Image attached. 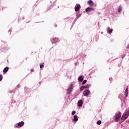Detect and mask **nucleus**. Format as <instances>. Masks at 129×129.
I'll use <instances>...</instances> for the list:
<instances>
[{
	"label": "nucleus",
	"instance_id": "nucleus-19",
	"mask_svg": "<svg viewBox=\"0 0 129 129\" xmlns=\"http://www.w3.org/2000/svg\"><path fill=\"white\" fill-rule=\"evenodd\" d=\"M44 68V63H41L40 64V68Z\"/></svg>",
	"mask_w": 129,
	"mask_h": 129
},
{
	"label": "nucleus",
	"instance_id": "nucleus-24",
	"mask_svg": "<svg viewBox=\"0 0 129 129\" xmlns=\"http://www.w3.org/2000/svg\"><path fill=\"white\" fill-rule=\"evenodd\" d=\"M127 94H128V92H125V95L126 97H127Z\"/></svg>",
	"mask_w": 129,
	"mask_h": 129
},
{
	"label": "nucleus",
	"instance_id": "nucleus-12",
	"mask_svg": "<svg viewBox=\"0 0 129 129\" xmlns=\"http://www.w3.org/2000/svg\"><path fill=\"white\" fill-rule=\"evenodd\" d=\"M57 41H58V38H54L52 40V44H55V43H56L57 42Z\"/></svg>",
	"mask_w": 129,
	"mask_h": 129
},
{
	"label": "nucleus",
	"instance_id": "nucleus-8",
	"mask_svg": "<svg viewBox=\"0 0 129 129\" xmlns=\"http://www.w3.org/2000/svg\"><path fill=\"white\" fill-rule=\"evenodd\" d=\"M88 4L89 5V6H91V7H93V6H94V3L92 1V0H89L88 2Z\"/></svg>",
	"mask_w": 129,
	"mask_h": 129
},
{
	"label": "nucleus",
	"instance_id": "nucleus-18",
	"mask_svg": "<svg viewBox=\"0 0 129 129\" xmlns=\"http://www.w3.org/2000/svg\"><path fill=\"white\" fill-rule=\"evenodd\" d=\"M84 89H85V88H84V86H83L80 88V90H84Z\"/></svg>",
	"mask_w": 129,
	"mask_h": 129
},
{
	"label": "nucleus",
	"instance_id": "nucleus-14",
	"mask_svg": "<svg viewBox=\"0 0 129 129\" xmlns=\"http://www.w3.org/2000/svg\"><path fill=\"white\" fill-rule=\"evenodd\" d=\"M78 120V116L77 115L74 116V121H77Z\"/></svg>",
	"mask_w": 129,
	"mask_h": 129
},
{
	"label": "nucleus",
	"instance_id": "nucleus-7",
	"mask_svg": "<svg viewBox=\"0 0 129 129\" xmlns=\"http://www.w3.org/2000/svg\"><path fill=\"white\" fill-rule=\"evenodd\" d=\"M24 124H25V122L24 121H21V122H20L19 123H18V126H19L20 127H22V126H24Z\"/></svg>",
	"mask_w": 129,
	"mask_h": 129
},
{
	"label": "nucleus",
	"instance_id": "nucleus-21",
	"mask_svg": "<svg viewBox=\"0 0 129 129\" xmlns=\"http://www.w3.org/2000/svg\"><path fill=\"white\" fill-rule=\"evenodd\" d=\"M3 80V75H0V81H2Z\"/></svg>",
	"mask_w": 129,
	"mask_h": 129
},
{
	"label": "nucleus",
	"instance_id": "nucleus-27",
	"mask_svg": "<svg viewBox=\"0 0 129 129\" xmlns=\"http://www.w3.org/2000/svg\"><path fill=\"white\" fill-rule=\"evenodd\" d=\"M127 48H129V44L127 46Z\"/></svg>",
	"mask_w": 129,
	"mask_h": 129
},
{
	"label": "nucleus",
	"instance_id": "nucleus-16",
	"mask_svg": "<svg viewBox=\"0 0 129 129\" xmlns=\"http://www.w3.org/2000/svg\"><path fill=\"white\" fill-rule=\"evenodd\" d=\"M121 11H122V8H121V7L119 6L118 9V13H121Z\"/></svg>",
	"mask_w": 129,
	"mask_h": 129
},
{
	"label": "nucleus",
	"instance_id": "nucleus-20",
	"mask_svg": "<svg viewBox=\"0 0 129 129\" xmlns=\"http://www.w3.org/2000/svg\"><path fill=\"white\" fill-rule=\"evenodd\" d=\"M97 124H101V120H99L97 122Z\"/></svg>",
	"mask_w": 129,
	"mask_h": 129
},
{
	"label": "nucleus",
	"instance_id": "nucleus-22",
	"mask_svg": "<svg viewBox=\"0 0 129 129\" xmlns=\"http://www.w3.org/2000/svg\"><path fill=\"white\" fill-rule=\"evenodd\" d=\"M75 113H76V111H73L72 112V115H74V114H75Z\"/></svg>",
	"mask_w": 129,
	"mask_h": 129
},
{
	"label": "nucleus",
	"instance_id": "nucleus-1",
	"mask_svg": "<svg viewBox=\"0 0 129 129\" xmlns=\"http://www.w3.org/2000/svg\"><path fill=\"white\" fill-rule=\"evenodd\" d=\"M128 116H129V110H126L125 112H124L122 114L121 117V120H122L123 121H124V120H125V119H126V118L128 117Z\"/></svg>",
	"mask_w": 129,
	"mask_h": 129
},
{
	"label": "nucleus",
	"instance_id": "nucleus-26",
	"mask_svg": "<svg viewBox=\"0 0 129 129\" xmlns=\"http://www.w3.org/2000/svg\"><path fill=\"white\" fill-rule=\"evenodd\" d=\"M34 71H35V70H34V69H31V72H34Z\"/></svg>",
	"mask_w": 129,
	"mask_h": 129
},
{
	"label": "nucleus",
	"instance_id": "nucleus-15",
	"mask_svg": "<svg viewBox=\"0 0 129 129\" xmlns=\"http://www.w3.org/2000/svg\"><path fill=\"white\" fill-rule=\"evenodd\" d=\"M90 86H91V85L90 84H87L86 86H84L85 89H88V88H89Z\"/></svg>",
	"mask_w": 129,
	"mask_h": 129
},
{
	"label": "nucleus",
	"instance_id": "nucleus-25",
	"mask_svg": "<svg viewBox=\"0 0 129 129\" xmlns=\"http://www.w3.org/2000/svg\"><path fill=\"white\" fill-rule=\"evenodd\" d=\"M17 88H20V87H21V85H20V84H19V85H18L17 86Z\"/></svg>",
	"mask_w": 129,
	"mask_h": 129
},
{
	"label": "nucleus",
	"instance_id": "nucleus-13",
	"mask_svg": "<svg viewBox=\"0 0 129 129\" xmlns=\"http://www.w3.org/2000/svg\"><path fill=\"white\" fill-rule=\"evenodd\" d=\"M78 80L80 82H82V81H83V80H84V79L83 78V77L80 76V77H79Z\"/></svg>",
	"mask_w": 129,
	"mask_h": 129
},
{
	"label": "nucleus",
	"instance_id": "nucleus-2",
	"mask_svg": "<svg viewBox=\"0 0 129 129\" xmlns=\"http://www.w3.org/2000/svg\"><path fill=\"white\" fill-rule=\"evenodd\" d=\"M121 116V113L120 112H118L115 114V121L117 122V121H119L120 119V117Z\"/></svg>",
	"mask_w": 129,
	"mask_h": 129
},
{
	"label": "nucleus",
	"instance_id": "nucleus-10",
	"mask_svg": "<svg viewBox=\"0 0 129 129\" xmlns=\"http://www.w3.org/2000/svg\"><path fill=\"white\" fill-rule=\"evenodd\" d=\"M107 33H108V34H109V35H110L111 34V33H112V29H110V28L108 27L107 30Z\"/></svg>",
	"mask_w": 129,
	"mask_h": 129
},
{
	"label": "nucleus",
	"instance_id": "nucleus-23",
	"mask_svg": "<svg viewBox=\"0 0 129 129\" xmlns=\"http://www.w3.org/2000/svg\"><path fill=\"white\" fill-rule=\"evenodd\" d=\"M128 86H127V88H126V89L125 92H128Z\"/></svg>",
	"mask_w": 129,
	"mask_h": 129
},
{
	"label": "nucleus",
	"instance_id": "nucleus-11",
	"mask_svg": "<svg viewBox=\"0 0 129 129\" xmlns=\"http://www.w3.org/2000/svg\"><path fill=\"white\" fill-rule=\"evenodd\" d=\"M8 71H9V67H6V68H5V69L3 70V72L4 73H7V72H8Z\"/></svg>",
	"mask_w": 129,
	"mask_h": 129
},
{
	"label": "nucleus",
	"instance_id": "nucleus-4",
	"mask_svg": "<svg viewBox=\"0 0 129 129\" xmlns=\"http://www.w3.org/2000/svg\"><path fill=\"white\" fill-rule=\"evenodd\" d=\"M85 11H86V13L94 12V8L93 7H88Z\"/></svg>",
	"mask_w": 129,
	"mask_h": 129
},
{
	"label": "nucleus",
	"instance_id": "nucleus-3",
	"mask_svg": "<svg viewBox=\"0 0 129 129\" xmlns=\"http://www.w3.org/2000/svg\"><path fill=\"white\" fill-rule=\"evenodd\" d=\"M72 90H73V84H71L67 90V94H70Z\"/></svg>",
	"mask_w": 129,
	"mask_h": 129
},
{
	"label": "nucleus",
	"instance_id": "nucleus-5",
	"mask_svg": "<svg viewBox=\"0 0 129 129\" xmlns=\"http://www.w3.org/2000/svg\"><path fill=\"white\" fill-rule=\"evenodd\" d=\"M81 7L80 6V5L79 4H77L76 5V7L75 8V11L76 12H78L79 11H80V9H81Z\"/></svg>",
	"mask_w": 129,
	"mask_h": 129
},
{
	"label": "nucleus",
	"instance_id": "nucleus-9",
	"mask_svg": "<svg viewBox=\"0 0 129 129\" xmlns=\"http://www.w3.org/2000/svg\"><path fill=\"white\" fill-rule=\"evenodd\" d=\"M78 106L79 107L82 106V104H83V101L82 100H80L78 102Z\"/></svg>",
	"mask_w": 129,
	"mask_h": 129
},
{
	"label": "nucleus",
	"instance_id": "nucleus-17",
	"mask_svg": "<svg viewBox=\"0 0 129 129\" xmlns=\"http://www.w3.org/2000/svg\"><path fill=\"white\" fill-rule=\"evenodd\" d=\"M86 82H87V80H84L82 84V85H84V84H85L86 83Z\"/></svg>",
	"mask_w": 129,
	"mask_h": 129
},
{
	"label": "nucleus",
	"instance_id": "nucleus-6",
	"mask_svg": "<svg viewBox=\"0 0 129 129\" xmlns=\"http://www.w3.org/2000/svg\"><path fill=\"white\" fill-rule=\"evenodd\" d=\"M89 93H90V91H89V90H87L84 91L83 95H84V96H87L88 95H89Z\"/></svg>",
	"mask_w": 129,
	"mask_h": 129
}]
</instances>
